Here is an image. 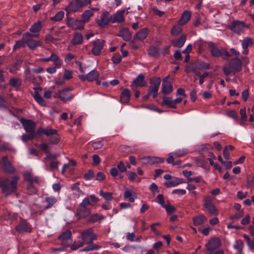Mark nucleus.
Listing matches in <instances>:
<instances>
[{
  "label": "nucleus",
  "mask_w": 254,
  "mask_h": 254,
  "mask_svg": "<svg viewBox=\"0 0 254 254\" xmlns=\"http://www.w3.org/2000/svg\"><path fill=\"white\" fill-rule=\"evenodd\" d=\"M92 159H93V166H96L99 164V163L101 162V159L99 155L94 154L92 156Z\"/></svg>",
  "instance_id": "obj_64"
},
{
  "label": "nucleus",
  "mask_w": 254,
  "mask_h": 254,
  "mask_svg": "<svg viewBox=\"0 0 254 254\" xmlns=\"http://www.w3.org/2000/svg\"><path fill=\"white\" fill-rule=\"evenodd\" d=\"M91 0H72L65 7L66 15L72 12H81L82 9L91 3Z\"/></svg>",
  "instance_id": "obj_3"
},
{
  "label": "nucleus",
  "mask_w": 254,
  "mask_h": 254,
  "mask_svg": "<svg viewBox=\"0 0 254 254\" xmlns=\"http://www.w3.org/2000/svg\"><path fill=\"white\" fill-rule=\"evenodd\" d=\"M45 201L47 203V204L45 205L44 209L47 210L52 207L57 203V199L53 197H46L45 198Z\"/></svg>",
  "instance_id": "obj_37"
},
{
  "label": "nucleus",
  "mask_w": 254,
  "mask_h": 254,
  "mask_svg": "<svg viewBox=\"0 0 254 254\" xmlns=\"http://www.w3.org/2000/svg\"><path fill=\"white\" fill-rule=\"evenodd\" d=\"M40 147L42 150L45 153H49L50 152V146L46 143H42L40 145Z\"/></svg>",
  "instance_id": "obj_58"
},
{
  "label": "nucleus",
  "mask_w": 254,
  "mask_h": 254,
  "mask_svg": "<svg viewBox=\"0 0 254 254\" xmlns=\"http://www.w3.org/2000/svg\"><path fill=\"white\" fill-rule=\"evenodd\" d=\"M36 135H38L36 133H28V134H23L21 136V139L22 140L25 142L29 140H32L34 139Z\"/></svg>",
  "instance_id": "obj_47"
},
{
  "label": "nucleus",
  "mask_w": 254,
  "mask_h": 254,
  "mask_svg": "<svg viewBox=\"0 0 254 254\" xmlns=\"http://www.w3.org/2000/svg\"><path fill=\"white\" fill-rule=\"evenodd\" d=\"M207 220L206 217L203 214L197 215L192 218L193 223L196 226L203 224Z\"/></svg>",
  "instance_id": "obj_29"
},
{
  "label": "nucleus",
  "mask_w": 254,
  "mask_h": 254,
  "mask_svg": "<svg viewBox=\"0 0 254 254\" xmlns=\"http://www.w3.org/2000/svg\"><path fill=\"white\" fill-rule=\"evenodd\" d=\"M244 215V211H238L235 214L232 215L230 216L231 220H238L243 217Z\"/></svg>",
  "instance_id": "obj_55"
},
{
  "label": "nucleus",
  "mask_w": 254,
  "mask_h": 254,
  "mask_svg": "<svg viewBox=\"0 0 254 254\" xmlns=\"http://www.w3.org/2000/svg\"><path fill=\"white\" fill-rule=\"evenodd\" d=\"M230 29L236 33H240L245 27V23L239 21H234L230 26Z\"/></svg>",
  "instance_id": "obj_22"
},
{
  "label": "nucleus",
  "mask_w": 254,
  "mask_h": 254,
  "mask_svg": "<svg viewBox=\"0 0 254 254\" xmlns=\"http://www.w3.org/2000/svg\"><path fill=\"white\" fill-rule=\"evenodd\" d=\"M148 33L147 28H144L141 29L134 36L133 39L131 41V44L135 43L137 41H142L147 37Z\"/></svg>",
  "instance_id": "obj_19"
},
{
  "label": "nucleus",
  "mask_w": 254,
  "mask_h": 254,
  "mask_svg": "<svg viewBox=\"0 0 254 254\" xmlns=\"http://www.w3.org/2000/svg\"><path fill=\"white\" fill-rule=\"evenodd\" d=\"M111 60L115 64L120 63L122 61V56L119 53L115 54L112 58Z\"/></svg>",
  "instance_id": "obj_54"
},
{
  "label": "nucleus",
  "mask_w": 254,
  "mask_h": 254,
  "mask_svg": "<svg viewBox=\"0 0 254 254\" xmlns=\"http://www.w3.org/2000/svg\"><path fill=\"white\" fill-rule=\"evenodd\" d=\"M117 168L121 173L125 172L127 170V167L123 161H120L119 162L117 165Z\"/></svg>",
  "instance_id": "obj_57"
},
{
  "label": "nucleus",
  "mask_w": 254,
  "mask_h": 254,
  "mask_svg": "<svg viewBox=\"0 0 254 254\" xmlns=\"http://www.w3.org/2000/svg\"><path fill=\"white\" fill-rule=\"evenodd\" d=\"M113 193L110 192H103L102 190H100L99 192V195L103 197L106 200L110 201L113 198L112 196Z\"/></svg>",
  "instance_id": "obj_50"
},
{
  "label": "nucleus",
  "mask_w": 254,
  "mask_h": 254,
  "mask_svg": "<svg viewBox=\"0 0 254 254\" xmlns=\"http://www.w3.org/2000/svg\"><path fill=\"white\" fill-rule=\"evenodd\" d=\"M26 45V42L23 40V34L21 40L16 41L15 45L13 46V50L15 51L20 48H24Z\"/></svg>",
  "instance_id": "obj_43"
},
{
  "label": "nucleus",
  "mask_w": 254,
  "mask_h": 254,
  "mask_svg": "<svg viewBox=\"0 0 254 254\" xmlns=\"http://www.w3.org/2000/svg\"><path fill=\"white\" fill-rule=\"evenodd\" d=\"M51 61L54 63L55 65L57 68H60L63 64V61L60 59L59 57L54 53L51 55Z\"/></svg>",
  "instance_id": "obj_36"
},
{
  "label": "nucleus",
  "mask_w": 254,
  "mask_h": 254,
  "mask_svg": "<svg viewBox=\"0 0 254 254\" xmlns=\"http://www.w3.org/2000/svg\"><path fill=\"white\" fill-rule=\"evenodd\" d=\"M84 244H85L83 242H79L78 243H74L71 246V249L72 250H76L79 248L82 247Z\"/></svg>",
  "instance_id": "obj_63"
},
{
  "label": "nucleus",
  "mask_w": 254,
  "mask_h": 254,
  "mask_svg": "<svg viewBox=\"0 0 254 254\" xmlns=\"http://www.w3.org/2000/svg\"><path fill=\"white\" fill-rule=\"evenodd\" d=\"M9 84L12 87L19 88L21 85V80L19 78H11L9 79Z\"/></svg>",
  "instance_id": "obj_41"
},
{
  "label": "nucleus",
  "mask_w": 254,
  "mask_h": 254,
  "mask_svg": "<svg viewBox=\"0 0 254 254\" xmlns=\"http://www.w3.org/2000/svg\"><path fill=\"white\" fill-rule=\"evenodd\" d=\"M208 46L211 55L214 57H221L225 60L230 57V54L228 51L223 48L219 49L216 45L212 42H208Z\"/></svg>",
  "instance_id": "obj_6"
},
{
  "label": "nucleus",
  "mask_w": 254,
  "mask_h": 254,
  "mask_svg": "<svg viewBox=\"0 0 254 254\" xmlns=\"http://www.w3.org/2000/svg\"><path fill=\"white\" fill-rule=\"evenodd\" d=\"M94 176V171L92 170H90L87 173L84 174V178L86 180H90L93 178Z\"/></svg>",
  "instance_id": "obj_62"
},
{
  "label": "nucleus",
  "mask_w": 254,
  "mask_h": 254,
  "mask_svg": "<svg viewBox=\"0 0 254 254\" xmlns=\"http://www.w3.org/2000/svg\"><path fill=\"white\" fill-rule=\"evenodd\" d=\"M19 177L14 176L10 178L1 179L0 180V188L2 192L7 196L15 192L17 189Z\"/></svg>",
  "instance_id": "obj_2"
},
{
  "label": "nucleus",
  "mask_w": 254,
  "mask_h": 254,
  "mask_svg": "<svg viewBox=\"0 0 254 254\" xmlns=\"http://www.w3.org/2000/svg\"><path fill=\"white\" fill-rule=\"evenodd\" d=\"M183 179L179 178H174L171 180L164 183V185L167 187H175L179 184L183 183Z\"/></svg>",
  "instance_id": "obj_33"
},
{
  "label": "nucleus",
  "mask_w": 254,
  "mask_h": 254,
  "mask_svg": "<svg viewBox=\"0 0 254 254\" xmlns=\"http://www.w3.org/2000/svg\"><path fill=\"white\" fill-rule=\"evenodd\" d=\"M104 218V217L102 215H99L98 214H94L91 215L89 218V221L91 222H97L99 220H101Z\"/></svg>",
  "instance_id": "obj_52"
},
{
  "label": "nucleus",
  "mask_w": 254,
  "mask_h": 254,
  "mask_svg": "<svg viewBox=\"0 0 254 254\" xmlns=\"http://www.w3.org/2000/svg\"><path fill=\"white\" fill-rule=\"evenodd\" d=\"M25 180L29 183V184L34 185V184H39V178L36 176H32L31 173L26 172L24 175Z\"/></svg>",
  "instance_id": "obj_30"
},
{
  "label": "nucleus",
  "mask_w": 254,
  "mask_h": 254,
  "mask_svg": "<svg viewBox=\"0 0 254 254\" xmlns=\"http://www.w3.org/2000/svg\"><path fill=\"white\" fill-rule=\"evenodd\" d=\"M99 76V73L96 70H92L87 74V80L93 81L96 80Z\"/></svg>",
  "instance_id": "obj_38"
},
{
  "label": "nucleus",
  "mask_w": 254,
  "mask_h": 254,
  "mask_svg": "<svg viewBox=\"0 0 254 254\" xmlns=\"http://www.w3.org/2000/svg\"><path fill=\"white\" fill-rule=\"evenodd\" d=\"M64 15V11H59L55 14L54 16L51 17L50 18V20L55 22H59L63 19Z\"/></svg>",
  "instance_id": "obj_44"
},
{
  "label": "nucleus",
  "mask_w": 254,
  "mask_h": 254,
  "mask_svg": "<svg viewBox=\"0 0 254 254\" xmlns=\"http://www.w3.org/2000/svg\"><path fill=\"white\" fill-rule=\"evenodd\" d=\"M211 215H217L219 213L218 211L215 207L213 203L211 204H207V206L204 207Z\"/></svg>",
  "instance_id": "obj_46"
},
{
  "label": "nucleus",
  "mask_w": 254,
  "mask_h": 254,
  "mask_svg": "<svg viewBox=\"0 0 254 254\" xmlns=\"http://www.w3.org/2000/svg\"><path fill=\"white\" fill-rule=\"evenodd\" d=\"M188 153V151L186 149H183L178 150L173 153V154L175 157H180L186 155Z\"/></svg>",
  "instance_id": "obj_53"
},
{
  "label": "nucleus",
  "mask_w": 254,
  "mask_h": 254,
  "mask_svg": "<svg viewBox=\"0 0 254 254\" xmlns=\"http://www.w3.org/2000/svg\"><path fill=\"white\" fill-rule=\"evenodd\" d=\"M88 205H92L88 197L84 198L82 201L80 203L79 206L87 207Z\"/></svg>",
  "instance_id": "obj_61"
},
{
  "label": "nucleus",
  "mask_w": 254,
  "mask_h": 254,
  "mask_svg": "<svg viewBox=\"0 0 254 254\" xmlns=\"http://www.w3.org/2000/svg\"><path fill=\"white\" fill-rule=\"evenodd\" d=\"M244 248V243L241 240H236L234 245L233 248L238 251V254H243V249Z\"/></svg>",
  "instance_id": "obj_40"
},
{
  "label": "nucleus",
  "mask_w": 254,
  "mask_h": 254,
  "mask_svg": "<svg viewBox=\"0 0 254 254\" xmlns=\"http://www.w3.org/2000/svg\"><path fill=\"white\" fill-rule=\"evenodd\" d=\"M112 16L108 11L104 12L101 16L100 19H96L97 25L101 28L105 27L110 21L112 22Z\"/></svg>",
  "instance_id": "obj_12"
},
{
  "label": "nucleus",
  "mask_w": 254,
  "mask_h": 254,
  "mask_svg": "<svg viewBox=\"0 0 254 254\" xmlns=\"http://www.w3.org/2000/svg\"><path fill=\"white\" fill-rule=\"evenodd\" d=\"M117 36L121 37L126 41H129L131 38V35L127 28H123L122 29Z\"/></svg>",
  "instance_id": "obj_27"
},
{
  "label": "nucleus",
  "mask_w": 254,
  "mask_h": 254,
  "mask_svg": "<svg viewBox=\"0 0 254 254\" xmlns=\"http://www.w3.org/2000/svg\"><path fill=\"white\" fill-rule=\"evenodd\" d=\"M191 12L189 10H185L181 16V18L178 21L180 25H183L186 24L190 19L191 17Z\"/></svg>",
  "instance_id": "obj_28"
},
{
  "label": "nucleus",
  "mask_w": 254,
  "mask_h": 254,
  "mask_svg": "<svg viewBox=\"0 0 254 254\" xmlns=\"http://www.w3.org/2000/svg\"><path fill=\"white\" fill-rule=\"evenodd\" d=\"M73 90V88L71 87L65 88L62 90H59L57 95L55 97L59 98L60 100L64 102H68L74 97V95L69 92V91Z\"/></svg>",
  "instance_id": "obj_9"
},
{
  "label": "nucleus",
  "mask_w": 254,
  "mask_h": 254,
  "mask_svg": "<svg viewBox=\"0 0 254 254\" xmlns=\"http://www.w3.org/2000/svg\"><path fill=\"white\" fill-rule=\"evenodd\" d=\"M146 85L147 83L145 81L144 76L140 74L132 81L130 86L131 89L135 91L137 87H143Z\"/></svg>",
  "instance_id": "obj_14"
},
{
  "label": "nucleus",
  "mask_w": 254,
  "mask_h": 254,
  "mask_svg": "<svg viewBox=\"0 0 254 254\" xmlns=\"http://www.w3.org/2000/svg\"><path fill=\"white\" fill-rule=\"evenodd\" d=\"M254 44V41L251 38H246L242 42V46L243 49V54L248 55L249 50L247 49L248 47L253 46Z\"/></svg>",
  "instance_id": "obj_26"
},
{
  "label": "nucleus",
  "mask_w": 254,
  "mask_h": 254,
  "mask_svg": "<svg viewBox=\"0 0 254 254\" xmlns=\"http://www.w3.org/2000/svg\"><path fill=\"white\" fill-rule=\"evenodd\" d=\"M93 47L91 50V53L94 56H99L101 53L105 44V41L101 39H97L93 41Z\"/></svg>",
  "instance_id": "obj_15"
},
{
  "label": "nucleus",
  "mask_w": 254,
  "mask_h": 254,
  "mask_svg": "<svg viewBox=\"0 0 254 254\" xmlns=\"http://www.w3.org/2000/svg\"><path fill=\"white\" fill-rule=\"evenodd\" d=\"M71 231L70 230H66L60 235L58 238L61 241L62 245L65 247H68L70 246L71 243Z\"/></svg>",
  "instance_id": "obj_17"
},
{
  "label": "nucleus",
  "mask_w": 254,
  "mask_h": 254,
  "mask_svg": "<svg viewBox=\"0 0 254 254\" xmlns=\"http://www.w3.org/2000/svg\"><path fill=\"white\" fill-rule=\"evenodd\" d=\"M229 64L232 70L235 71L240 72L242 70V62L239 58H235L231 59Z\"/></svg>",
  "instance_id": "obj_20"
},
{
  "label": "nucleus",
  "mask_w": 254,
  "mask_h": 254,
  "mask_svg": "<svg viewBox=\"0 0 254 254\" xmlns=\"http://www.w3.org/2000/svg\"><path fill=\"white\" fill-rule=\"evenodd\" d=\"M142 160L143 164L149 165L161 163L164 161V159L163 158L150 156L143 157Z\"/></svg>",
  "instance_id": "obj_18"
},
{
  "label": "nucleus",
  "mask_w": 254,
  "mask_h": 254,
  "mask_svg": "<svg viewBox=\"0 0 254 254\" xmlns=\"http://www.w3.org/2000/svg\"><path fill=\"white\" fill-rule=\"evenodd\" d=\"M198 68L201 70L208 69L210 68V65L204 62H200L198 64Z\"/></svg>",
  "instance_id": "obj_56"
},
{
  "label": "nucleus",
  "mask_w": 254,
  "mask_h": 254,
  "mask_svg": "<svg viewBox=\"0 0 254 254\" xmlns=\"http://www.w3.org/2000/svg\"><path fill=\"white\" fill-rule=\"evenodd\" d=\"M37 133L39 135H45L47 136H50L49 141L52 144H57L61 139L60 136L58 133V130L50 127H48L46 128L39 127L37 129Z\"/></svg>",
  "instance_id": "obj_4"
},
{
  "label": "nucleus",
  "mask_w": 254,
  "mask_h": 254,
  "mask_svg": "<svg viewBox=\"0 0 254 254\" xmlns=\"http://www.w3.org/2000/svg\"><path fill=\"white\" fill-rule=\"evenodd\" d=\"M99 10L98 8L92 7L90 8V10L87 9L85 10L84 12L81 15V20H75V24H80L79 27H75V30H81L84 28V24L86 23H87L89 21V20L91 17H92L94 15V11H98Z\"/></svg>",
  "instance_id": "obj_5"
},
{
  "label": "nucleus",
  "mask_w": 254,
  "mask_h": 254,
  "mask_svg": "<svg viewBox=\"0 0 254 254\" xmlns=\"http://www.w3.org/2000/svg\"><path fill=\"white\" fill-rule=\"evenodd\" d=\"M15 230L19 233H31L32 226L27 220L20 217L18 224L15 227Z\"/></svg>",
  "instance_id": "obj_11"
},
{
  "label": "nucleus",
  "mask_w": 254,
  "mask_h": 254,
  "mask_svg": "<svg viewBox=\"0 0 254 254\" xmlns=\"http://www.w3.org/2000/svg\"><path fill=\"white\" fill-rule=\"evenodd\" d=\"M92 146L94 150L101 148L103 146L102 141H95L92 143Z\"/></svg>",
  "instance_id": "obj_60"
},
{
  "label": "nucleus",
  "mask_w": 254,
  "mask_h": 254,
  "mask_svg": "<svg viewBox=\"0 0 254 254\" xmlns=\"http://www.w3.org/2000/svg\"><path fill=\"white\" fill-rule=\"evenodd\" d=\"M221 245V243L219 238H213L209 240L205 247L207 248L208 253H212L218 248Z\"/></svg>",
  "instance_id": "obj_16"
},
{
  "label": "nucleus",
  "mask_w": 254,
  "mask_h": 254,
  "mask_svg": "<svg viewBox=\"0 0 254 254\" xmlns=\"http://www.w3.org/2000/svg\"><path fill=\"white\" fill-rule=\"evenodd\" d=\"M130 96L129 89L125 88L122 92L120 100L122 103H127L129 101Z\"/></svg>",
  "instance_id": "obj_31"
},
{
  "label": "nucleus",
  "mask_w": 254,
  "mask_h": 254,
  "mask_svg": "<svg viewBox=\"0 0 254 254\" xmlns=\"http://www.w3.org/2000/svg\"><path fill=\"white\" fill-rule=\"evenodd\" d=\"M0 166L4 171L8 174H12L15 171V168L9 161L7 156H4L2 158Z\"/></svg>",
  "instance_id": "obj_13"
},
{
  "label": "nucleus",
  "mask_w": 254,
  "mask_h": 254,
  "mask_svg": "<svg viewBox=\"0 0 254 254\" xmlns=\"http://www.w3.org/2000/svg\"><path fill=\"white\" fill-rule=\"evenodd\" d=\"M126 11V9L118 10L116 12L112 19V23H122L125 21L124 14Z\"/></svg>",
  "instance_id": "obj_23"
},
{
  "label": "nucleus",
  "mask_w": 254,
  "mask_h": 254,
  "mask_svg": "<svg viewBox=\"0 0 254 254\" xmlns=\"http://www.w3.org/2000/svg\"><path fill=\"white\" fill-rule=\"evenodd\" d=\"M19 121L26 132L36 133L39 135L37 133V130L36 131V124L35 122L31 120L25 119L24 118H21Z\"/></svg>",
  "instance_id": "obj_10"
},
{
  "label": "nucleus",
  "mask_w": 254,
  "mask_h": 254,
  "mask_svg": "<svg viewBox=\"0 0 254 254\" xmlns=\"http://www.w3.org/2000/svg\"><path fill=\"white\" fill-rule=\"evenodd\" d=\"M181 25H180L179 24L177 25H175L171 31V34L173 36H177L182 32V27H181Z\"/></svg>",
  "instance_id": "obj_48"
},
{
  "label": "nucleus",
  "mask_w": 254,
  "mask_h": 254,
  "mask_svg": "<svg viewBox=\"0 0 254 254\" xmlns=\"http://www.w3.org/2000/svg\"><path fill=\"white\" fill-rule=\"evenodd\" d=\"M150 86L147 93L148 95H151L153 98H155L158 96V92L161 83V78L160 77H154L150 79Z\"/></svg>",
  "instance_id": "obj_8"
},
{
  "label": "nucleus",
  "mask_w": 254,
  "mask_h": 254,
  "mask_svg": "<svg viewBox=\"0 0 254 254\" xmlns=\"http://www.w3.org/2000/svg\"><path fill=\"white\" fill-rule=\"evenodd\" d=\"M34 36L31 35L29 32L23 34V40L25 41L26 46L31 50H34L38 47H42L43 43L40 40H36L33 39Z\"/></svg>",
  "instance_id": "obj_7"
},
{
  "label": "nucleus",
  "mask_w": 254,
  "mask_h": 254,
  "mask_svg": "<svg viewBox=\"0 0 254 254\" xmlns=\"http://www.w3.org/2000/svg\"><path fill=\"white\" fill-rule=\"evenodd\" d=\"M163 207L165 209L168 214L173 213L176 210V208L174 206L171 205L168 201L167 202V203L165 204L163 206Z\"/></svg>",
  "instance_id": "obj_51"
},
{
  "label": "nucleus",
  "mask_w": 254,
  "mask_h": 254,
  "mask_svg": "<svg viewBox=\"0 0 254 254\" xmlns=\"http://www.w3.org/2000/svg\"><path fill=\"white\" fill-rule=\"evenodd\" d=\"M42 28V25L41 21H37L34 23L29 28V31L31 32V35L34 36L35 37H38L40 35V31Z\"/></svg>",
  "instance_id": "obj_21"
},
{
  "label": "nucleus",
  "mask_w": 254,
  "mask_h": 254,
  "mask_svg": "<svg viewBox=\"0 0 254 254\" xmlns=\"http://www.w3.org/2000/svg\"><path fill=\"white\" fill-rule=\"evenodd\" d=\"M173 91V86L171 83L163 79L162 84V92L164 95H168Z\"/></svg>",
  "instance_id": "obj_25"
},
{
  "label": "nucleus",
  "mask_w": 254,
  "mask_h": 254,
  "mask_svg": "<svg viewBox=\"0 0 254 254\" xmlns=\"http://www.w3.org/2000/svg\"><path fill=\"white\" fill-rule=\"evenodd\" d=\"M80 236L83 242L88 245L84 249L80 250V252H88L94 250H98L100 247L93 243V240H95L97 238V235L93 233V230L91 228H89L82 231L80 234Z\"/></svg>",
  "instance_id": "obj_1"
},
{
  "label": "nucleus",
  "mask_w": 254,
  "mask_h": 254,
  "mask_svg": "<svg viewBox=\"0 0 254 254\" xmlns=\"http://www.w3.org/2000/svg\"><path fill=\"white\" fill-rule=\"evenodd\" d=\"M33 97L35 101L41 106H46V103L45 101L44 100L43 97L40 95V94L37 92L35 91L34 93V95H33Z\"/></svg>",
  "instance_id": "obj_42"
},
{
  "label": "nucleus",
  "mask_w": 254,
  "mask_h": 254,
  "mask_svg": "<svg viewBox=\"0 0 254 254\" xmlns=\"http://www.w3.org/2000/svg\"><path fill=\"white\" fill-rule=\"evenodd\" d=\"M91 214V210L87 207L79 206L77 209L76 215L79 218H83L88 216Z\"/></svg>",
  "instance_id": "obj_24"
},
{
  "label": "nucleus",
  "mask_w": 254,
  "mask_h": 254,
  "mask_svg": "<svg viewBox=\"0 0 254 254\" xmlns=\"http://www.w3.org/2000/svg\"><path fill=\"white\" fill-rule=\"evenodd\" d=\"M24 73L25 74V79L26 80L32 81L34 83L36 82L35 80L36 79V78L35 77L34 75L31 74L29 69L25 70Z\"/></svg>",
  "instance_id": "obj_49"
},
{
  "label": "nucleus",
  "mask_w": 254,
  "mask_h": 254,
  "mask_svg": "<svg viewBox=\"0 0 254 254\" xmlns=\"http://www.w3.org/2000/svg\"><path fill=\"white\" fill-rule=\"evenodd\" d=\"M186 39V35H183L178 39L173 41L172 42V45L174 47L181 48L184 46Z\"/></svg>",
  "instance_id": "obj_32"
},
{
  "label": "nucleus",
  "mask_w": 254,
  "mask_h": 254,
  "mask_svg": "<svg viewBox=\"0 0 254 254\" xmlns=\"http://www.w3.org/2000/svg\"><path fill=\"white\" fill-rule=\"evenodd\" d=\"M163 104L169 108L176 109L177 106L173 103V100L172 98L168 97H164L163 98Z\"/></svg>",
  "instance_id": "obj_39"
},
{
  "label": "nucleus",
  "mask_w": 254,
  "mask_h": 254,
  "mask_svg": "<svg viewBox=\"0 0 254 254\" xmlns=\"http://www.w3.org/2000/svg\"><path fill=\"white\" fill-rule=\"evenodd\" d=\"M232 69L229 65V64H225L223 66V71L224 72V74L226 75H230L232 72Z\"/></svg>",
  "instance_id": "obj_59"
},
{
  "label": "nucleus",
  "mask_w": 254,
  "mask_h": 254,
  "mask_svg": "<svg viewBox=\"0 0 254 254\" xmlns=\"http://www.w3.org/2000/svg\"><path fill=\"white\" fill-rule=\"evenodd\" d=\"M148 55L152 57H157L159 55V49L155 47H151L147 50Z\"/></svg>",
  "instance_id": "obj_45"
},
{
  "label": "nucleus",
  "mask_w": 254,
  "mask_h": 254,
  "mask_svg": "<svg viewBox=\"0 0 254 254\" xmlns=\"http://www.w3.org/2000/svg\"><path fill=\"white\" fill-rule=\"evenodd\" d=\"M83 42V36L79 33H75L71 40V43L72 45H80Z\"/></svg>",
  "instance_id": "obj_35"
},
{
  "label": "nucleus",
  "mask_w": 254,
  "mask_h": 254,
  "mask_svg": "<svg viewBox=\"0 0 254 254\" xmlns=\"http://www.w3.org/2000/svg\"><path fill=\"white\" fill-rule=\"evenodd\" d=\"M124 197L125 199H127L130 202H134L135 198H137L135 192L131 190H127L124 194Z\"/></svg>",
  "instance_id": "obj_34"
}]
</instances>
